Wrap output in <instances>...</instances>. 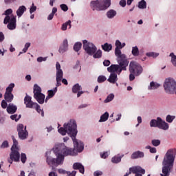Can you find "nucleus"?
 <instances>
[{
	"instance_id": "20e7f679",
	"label": "nucleus",
	"mask_w": 176,
	"mask_h": 176,
	"mask_svg": "<svg viewBox=\"0 0 176 176\" xmlns=\"http://www.w3.org/2000/svg\"><path fill=\"white\" fill-rule=\"evenodd\" d=\"M90 6L93 10H107L111 6V0L91 1Z\"/></svg>"
},
{
	"instance_id": "338daca9",
	"label": "nucleus",
	"mask_w": 176,
	"mask_h": 176,
	"mask_svg": "<svg viewBox=\"0 0 176 176\" xmlns=\"http://www.w3.org/2000/svg\"><path fill=\"white\" fill-rule=\"evenodd\" d=\"M150 152H151V153H156V152H157L156 148L151 147V148L150 149Z\"/></svg>"
},
{
	"instance_id": "4468645a",
	"label": "nucleus",
	"mask_w": 176,
	"mask_h": 176,
	"mask_svg": "<svg viewBox=\"0 0 176 176\" xmlns=\"http://www.w3.org/2000/svg\"><path fill=\"white\" fill-rule=\"evenodd\" d=\"M17 131L20 140H27V138L28 137V131H27L26 127L24 128L23 124H19L17 126Z\"/></svg>"
},
{
	"instance_id": "864d4df0",
	"label": "nucleus",
	"mask_w": 176,
	"mask_h": 176,
	"mask_svg": "<svg viewBox=\"0 0 176 176\" xmlns=\"http://www.w3.org/2000/svg\"><path fill=\"white\" fill-rule=\"evenodd\" d=\"M58 173L59 174H63V175H65V174H69L68 172H67L65 170L63 169V168H59L58 170Z\"/></svg>"
},
{
	"instance_id": "bb28decb",
	"label": "nucleus",
	"mask_w": 176,
	"mask_h": 176,
	"mask_svg": "<svg viewBox=\"0 0 176 176\" xmlns=\"http://www.w3.org/2000/svg\"><path fill=\"white\" fill-rule=\"evenodd\" d=\"M115 16H116V11H115L114 10H109L107 12V16L108 17V19H113Z\"/></svg>"
},
{
	"instance_id": "2eb2a0df",
	"label": "nucleus",
	"mask_w": 176,
	"mask_h": 176,
	"mask_svg": "<svg viewBox=\"0 0 176 176\" xmlns=\"http://www.w3.org/2000/svg\"><path fill=\"white\" fill-rule=\"evenodd\" d=\"M13 162H20V153L19 152V149H11L10 159H8V163L12 164Z\"/></svg>"
},
{
	"instance_id": "e433bc0d",
	"label": "nucleus",
	"mask_w": 176,
	"mask_h": 176,
	"mask_svg": "<svg viewBox=\"0 0 176 176\" xmlns=\"http://www.w3.org/2000/svg\"><path fill=\"white\" fill-rule=\"evenodd\" d=\"M111 162H112V163H116V164L120 163V162H122V157L115 156V157H112Z\"/></svg>"
},
{
	"instance_id": "f704fd0d",
	"label": "nucleus",
	"mask_w": 176,
	"mask_h": 176,
	"mask_svg": "<svg viewBox=\"0 0 176 176\" xmlns=\"http://www.w3.org/2000/svg\"><path fill=\"white\" fill-rule=\"evenodd\" d=\"M81 47H82V43L80 42L76 43L74 46V50L75 52H78L79 50H80Z\"/></svg>"
},
{
	"instance_id": "f8f14e48",
	"label": "nucleus",
	"mask_w": 176,
	"mask_h": 176,
	"mask_svg": "<svg viewBox=\"0 0 176 176\" xmlns=\"http://www.w3.org/2000/svg\"><path fill=\"white\" fill-rule=\"evenodd\" d=\"M13 89H14V83L10 84L6 89L4 100H6L7 102H12L13 101V98H14V96L12 94Z\"/></svg>"
},
{
	"instance_id": "393cba45",
	"label": "nucleus",
	"mask_w": 176,
	"mask_h": 176,
	"mask_svg": "<svg viewBox=\"0 0 176 176\" xmlns=\"http://www.w3.org/2000/svg\"><path fill=\"white\" fill-rule=\"evenodd\" d=\"M139 157H144L143 152L136 151L131 155V159H138Z\"/></svg>"
},
{
	"instance_id": "72a5a7b5",
	"label": "nucleus",
	"mask_w": 176,
	"mask_h": 176,
	"mask_svg": "<svg viewBox=\"0 0 176 176\" xmlns=\"http://www.w3.org/2000/svg\"><path fill=\"white\" fill-rule=\"evenodd\" d=\"M12 140H13V145L11 147V149H19V147H17V145H19V142L14 138V136H12Z\"/></svg>"
},
{
	"instance_id": "6ab92c4d",
	"label": "nucleus",
	"mask_w": 176,
	"mask_h": 176,
	"mask_svg": "<svg viewBox=\"0 0 176 176\" xmlns=\"http://www.w3.org/2000/svg\"><path fill=\"white\" fill-rule=\"evenodd\" d=\"M74 170H79L81 174H85V166L79 162H76L73 164Z\"/></svg>"
},
{
	"instance_id": "e2e57ef3",
	"label": "nucleus",
	"mask_w": 176,
	"mask_h": 176,
	"mask_svg": "<svg viewBox=\"0 0 176 176\" xmlns=\"http://www.w3.org/2000/svg\"><path fill=\"white\" fill-rule=\"evenodd\" d=\"M16 0H4V3L6 5H10V3H12V2H14Z\"/></svg>"
},
{
	"instance_id": "6e6d98bb",
	"label": "nucleus",
	"mask_w": 176,
	"mask_h": 176,
	"mask_svg": "<svg viewBox=\"0 0 176 176\" xmlns=\"http://www.w3.org/2000/svg\"><path fill=\"white\" fill-rule=\"evenodd\" d=\"M19 116H17V114H14V115H12L10 116V119H12V120H15V122H17L19 120V119L17 118Z\"/></svg>"
},
{
	"instance_id": "7c9ffc66",
	"label": "nucleus",
	"mask_w": 176,
	"mask_h": 176,
	"mask_svg": "<svg viewBox=\"0 0 176 176\" xmlns=\"http://www.w3.org/2000/svg\"><path fill=\"white\" fill-rule=\"evenodd\" d=\"M108 118H109V113H108V112H105L103 115L100 116L99 122H107L108 120Z\"/></svg>"
},
{
	"instance_id": "a18cd8bd",
	"label": "nucleus",
	"mask_w": 176,
	"mask_h": 176,
	"mask_svg": "<svg viewBox=\"0 0 176 176\" xmlns=\"http://www.w3.org/2000/svg\"><path fill=\"white\" fill-rule=\"evenodd\" d=\"M146 56H147L148 57L156 58L157 57V56H159V54H156L155 52H148L146 54Z\"/></svg>"
},
{
	"instance_id": "ea45409f",
	"label": "nucleus",
	"mask_w": 176,
	"mask_h": 176,
	"mask_svg": "<svg viewBox=\"0 0 176 176\" xmlns=\"http://www.w3.org/2000/svg\"><path fill=\"white\" fill-rule=\"evenodd\" d=\"M74 69L75 72H80V69H82V67L79 64V61H78L76 65L74 67Z\"/></svg>"
},
{
	"instance_id": "4c0bfd02",
	"label": "nucleus",
	"mask_w": 176,
	"mask_h": 176,
	"mask_svg": "<svg viewBox=\"0 0 176 176\" xmlns=\"http://www.w3.org/2000/svg\"><path fill=\"white\" fill-rule=\"evenodd\" d=\"M113 98H115V95H113V94H110L107 98L104 100V102H111V101H112V100H113Z\"/></svg>"
},
{
	"instance_id": "5701e85b",
	"label": "nucleus",
	"mask_w": 176,
	"mask_h": 176,
	"mask_svg": "<svg viewBox=\"0 0 176 176\" xmlns=\"http://www.w3.org/2000/svg\"><path fill=\"white\" fill-rule=\"evenodd\" d=\"M27 10V8L24 6H20L18 10H16V14L18 17H21L23 14H24V12Z\"/></svg>"
},
{
	"instance_id": "3c124183",
	"label": "nucleus",
	"mask_w": 176,
	"mask_h": 176,
	"mask_svg": "<svg viewBox=\"0 0 176 176\" xmlns=\"http://www.w3.org/2000/svg\"><path fill=\"white\" fill-rule=\"evenodd\" d=\"M36 10V6H34V3H32V6L30 9V14H32V13H34V12H35Z\"/></svg>"
},
{
	"instance_id": "412c9836",
	"label": "nucleus",
	"mask_w": 176,
	"mask_h": 176,
	"mask_svg": "<svg viewBox=\"0 0 176 176\" xmlns=\"http://www.w3.org/2000/svg\"><path fill=\"white\" fill-rule=\"evenodd\" d=\"M107 80L108 82H109V83L115 85V83L118 82V74H116V73H111L109 78L107 79Z\"/></svg>"
},
{
	"instance_id": "f257e3e1",
	"label": "nucleus",
	"mask_w": 176,
	"mask_h": 176,
	"mask_svg": "<svg viewBox=\"0 0 176 176\" xmlns=\"http://www.w3.org/2000/svg\"><path fill=\"white\" fill-rule=\"evenodd\" d=\"M76 121L74 120H70L68 123H65L63 127H60L58 131L61 135H65L69 134L72 138L74 144V148L67 147L64 143L55 145L53 148L54 153L56 156V158L52 157H47L46 162L48 166L57 167L64 163V159L65 156H76L78 153L83 151L85 149V144L76 139V135L78 134V130Z\"/></svg>"
},
{
	"instance_id": "2f4dec72",
	"label": "nucleus",
	"mask_w": 176,
	"mask_h": 176,
	"mask_svg": "<svg viewBox=\"0 0 176 176\" xmlns=\"http://www.w3.org/2000/svg\"><path fill=\"white\" fill-rule=\"evenodd\" d=\"M139 9H146V1L142 0L138 3Z\"/></svg>"
},
{
	"instance_id": "774afa93",
	"label": "nucleus",
	"mask_w": 176,
	"mask_h": 176,
	"mask_svg": "<svg viewBox=\"0 0 176 176\" xmlns=\"http://www.w3.org/2000/svg\"><path fill=\"white\" fill-rule=\"evenodd\" d=\"M49 176H58L57 173H56V172H50L49 173Z\"/></svg>"
},
{
	"instance_id": "aec40b11",
	"label": "nucleus",
	"mask_w": 176,
	"mask_h": 176,
	"mask_svg": "<svg viewBox=\"0 0 176 176\" xmlns=\"http://www.w3.org/2000/svg\"><path fill=\"white\" fill-rule=\"evenodd\" d=\"M16 111H17V106L14 105L13 103L9 104L8 106L7 107L8 113L13 115V113H16Z\"/></svg>"
},
{
	"instance_id": "6e6552de",
	"label": "nucleus",
	"mask_w": 176,
	"mask_h": 176,
	"mask_svg": "<svg viewBox=\"0 0 176 176\" xmlns=\"http://www.w3.org/2000/svg\"><path fill=\"white\" fill-rule=\"evenodd\" d=\"M151 127H158L162 130H168V124L166 121L162 120L160 117H158L157 120H151L150 122Z\"/></svg>"
},
{
	"instance_id": "052dcab7",
	"label": "nucleus",
	"mask_w": 176,
	"mask_h": 176,
	"mask_svg": "<svg viewBox=\"0 0 176 176\" xmlns=\"http://www.w3.org/2000/svg\"><path fill=\"white\" fill-rule=\"evenodd\" d=\"M138 124L136 125V127H138V126H140V123H142V118H141V116H138Z\"/></svg>"
},
{
	"instance_id": "79ce46f5",
	"label": "nucleus",
	"mask_w": 176,
	"mask_h": 176,
	"mask_svg": "<svg viewBox=\"0 0 176 176\" xmlns=\"http://www.w3.org/2000/svg\"><path fill=\"white\" fill-rule=\"evenodd\" d=\"M174 119H175V116L168 115L166 116V120L168 122V123H173V120H174Z\"/></svg>"
},
{
	"instance_id": "0e129e2a",
	"label": "nucleus",
	"mask_w": 176,
	"mask_h": 176,
	"mask_svg": "<svg viewBox=\"0 0 176 176\" xmlns=\"http://www.w3.org/2000/svg\"><path fill=\"white\" fill-rule=\"evenodd\" d=\"M37 61H38V63H42V61H46V58L38 57L37 58Z\"/></svg>"
},
{
	"instance_id": "4be33fe9",
	"label": "nucleus",
	"mask_w": 176,
	"mask_h": 176,
	"mask_svg": "<svg viewBox=\"0 0 176 176\" xmlns=\"http://www.w3.org/2000/svg\"><path fill=\"white\" fill-rule=\"evenodd\" d=\"M57 92V87L54 88V90H49L48 91V95L46 97L45 99V102H47V100L50 98H53V97H54V95L56 94V93Z\"/></svg>"
},
{
	"instance_id": "39448f33",
	"label": "nucleus",
	"mask_w": 176,
	"mask_h": 176,
	"mask_svg": "<svg viewBox=\"0 0 176 176\" xmlns=\"http://www.w3.org/2000/svg\"><path fill=\"white\" fill-rule=\"evenodd\" d=\"M164 89L167 94H175L176 91V81L173 78H166Z\"/></svg>"
},
{
	"instance_id": "37998d69",
	"label": "nucleus",
	"mask_w": 176,
	"mask_h": 176,
	"mask_svg": "<svg viewBox=\"0 0 176 176\" xmlns=\"http://www.w3.org/2000/svg\"><path fill=\"white\" fill-rule=\"evenodd\" d=\"M1 149H5V148H9V142L8 140H5L3 142L1 145L0 146Z\"/></svg>"
},
{
	"instance_id": "de8ad7c7",
	"label": "nucleus",
	"mask_w": 176,
	"mask_h": 176,
	"mask_svg": "<svg viewBox=\"0 0 176 176\" xmlns=\"http://www.w3.org/2000/svg\"><path fill=\"white\" fill-rule=\"evenodd\" d=\"M116 49H123V46H122V43L119 40H117L116 41Z\"/></svg>"
},
{
	"instance_id": "603ef678",
	"label": "nucleus",
	"mask_w": 176,
	"mask_h": 176,
	"mask_svg": "<svg viewBox=\"0 0 176 176\" xmlns=\"http://www.w3.org/2000/svg\"><path fill=\"white\" fill-rule=\"evenodd\" d=\"M103 65L104 67H109L111 65V61L109 60H104L103 61Z\"/></svg>"
},
{
	"instance_id": "cd10ccee",
	"label": "nucleus",
	"mask_w": 176,
	"mask_h": 176,
	"mask_svg": "<svg viewBox=\"0 0 176 176\" xmlns=\"http://www.w3.org/2000/svg\"><path fill=\"white\" fill-rule=\"evenodd\" d=\"M82 90V86H80L79 84H76L72 87V92L74 93V94H76L79 91Z\"/></svg>"
},
{
	"instance_id": "bf43d9fd",
	"label": "nucleus",
	"mask_w": 176,
	"mask_h": 176,
	"mask_svg": "<svg viewBox=\"0 0 176 176\" xmlns=\"http://www.w3.org/2000/svg\"><path fill=\"white\" fill-rule=\"evenodd\" d=\"M94 176H100V175H102V171H100V170H96V171L94 172Z\"/></svg>"
},
{
	"instance_id": "680f3d73",
	"label": "nucleus",
	"mask_w": 176,
	"mask_h": 176,
	"mask_svg": "<svg viewBox=\"0 0 176 176\" xmlns=\"http://www.w3.org/2000/svg\"><path fill=\"white\" fill-rule=\"evenodd\" d=\"M120 6H122V8H124L126 6V0H121L120 1Z\"/></svg>"
},
{
	"instance_id": "a878e982",
	"label": "nucleus",
	"mask_w": 176,
	"mask_h": 176,
	"mask_svg": "<svg viewBox=\"0 0 176 176\" xmlns=\"http://www.w3.org/2000/svg\"><path fill=\"white\" fill-rule=\"evenodd\" d=\"M102 48L104 52H111V50H112V45L106 43L104 45H102Z\"/></svg>"
},
{
	"instance_id": "c756f323",
	"label": "nucleus",
	"mask_w": 176,
	"mask_h": 176,
	"mask_svg": "<svg viewBox=\"0 0 176 176\" xmlns=\"http://www.w3.org/2000/svg\"><path fill=\"white\" fill-rule=\"evenodd\" d=\"M34 108H35L36 111H37L38 113H41V116H45L43 110L41 109V106L38 104V103L34 104Z\"/></svg>"
},
{
	"instance_id": "ddd939ff",
	"label": "nucleus",
	"mask_w": 176,
	"mask_h": 176,
	"mask_svg": "<svg viewBox=\"0 0 176 176\" xmlns=\"http://www.w3.org/2000/svg\"><path fill=\"white\" fill-rule=\"evenodd\" d=\"M131 173L135 174V176H142L145 174V169L141 166H133L129 168V173H126L124 176H129Z\"/></svg>"
},
{
	"instance_id": "b1692460",
	"label": "nucleus",
	"mask_w": 176,
	"mask_h": 176,
	"mask_svg": "<svg viewBox=\"0 0 176 176\" xmlns=\"http://www.w3.org/2000/svg\"><path fill=\"white\" fill-rule=\"evenodd\" d=\"M160 87V84L152 81L150 82V85L148 87V90H156V89H159Z\"/></svg>"
},
{
	"instance_id": "423d86ee",
	"label": "nucleus",
	"mask_w": 176,
	"mask_h": 176,
	"mask_svg": "<svg viewBox=\"0 0 176 176\" xmlns=\"http://www.w3.org/2000/svg\"><path fill=\"white\" fill-rule=\"evenodd\" d=\"M34 98L36 100L38 104H43L45 102V94H42V89L41 87L35 84L34 85Z\"/></svg>"
},
{
	"instance_id": "09e8293b",
	"label": "nucleus",
	"mask_w": 176,
	"mask_h": 176,
	"mask_svg": "<svg viewBox=\"0 0 176 176\" xmlns=\"http://www.w3.org/2000/svg\"><path fill=\"white\" fill-rule=\"evenodd\" d=\"M1 108H3V109L8 108V102L6 100L1 101Z\"/></svg>"
},
{
	"instance_id": "a19ab883",
	"label": "nucleus",
	"mask_w": 176,
	"mask_h": 176,
	"mask_svg": "<svg viewBox=\"0 0 176 176\" xmlns=\"http://www.w3.org/2000/svg\"><path fill=\"white\" fill-rule=\"evenodd\" d=\"M170 57H171L172 63L176 67V56L172 52L170 54Z\"/></svg>"
},
{
	"instance_id": "c85d7f7f",
	"label": "nucleus",
	"mask_w": 176,
	"mask_h": 176,
	"mask_svg": "<svg viewBox=\"0 0 176 176\" xmlns=\"http://www.w3.org/2000/svg\"><path fill=\"white\" fill-rule=\"evenodd\" d=\"M131 53L134 57H137L140 56V50L138 49V47L135 46L132 47Z\"/></svg>"
},
{
	"instance_id": "9d476101",
	"label": "nucleus",
	"mask_w": 176,
	"mask_h": 176,
	"mask_svg": "<svg viewBox=\"0 0 176 176\" xmlns=\"http://www.w3.org/2000/svg\"><path fill=\"white\" fill-rule=\"evenodd\" d=\"M16 16L14 15L6 16L3 21L4 24H8L7 28L10 30H16Z\"/></svg>"
},
{
	"instance_id": "c03bdc74",
	"label": "nucleus",
	"mask_w": 176,
	"mask_h": 176,
	"mask_svg": "<svg viewBox=\"0 0 176 176\" xmlns=\"http://www.w3.org/2000/svg\"><path fill=\"white\" fill-rule=\"evenodd\" d=\"M107 80V77L104 76H99L98 77V83H103V82H105Z\"/></svg>"
},
{
	"instance_id": "a211bd4d",
	"label": "nucleus",
	"mask_w": 176,
	"mask_h": 176,
	"mask_svg": "<svg viewBox=\"0 0 176 176\" xmlns=\"http://www.w3.org/2000/svg\"><path fill=\"white\" fill-rule=\"evenodd\" d=\"M68 50V40L67 38H65L63 42V44L60 46L59 47V53H65V51Z\"/></svg>"
},
{
	"instance_id": "49530a36",
	"label": "nucleus",
	"mask_w": 176,
	"mask_h": 176,
	"mask_svg": "<svg viewBox=\"0 0 176 176\" xmlns=\"http://www.w3.org/2000/svg\"><path fill=\"white\" fill-rule=\"evenodd\" d=\"M21 162L23 164L25 163V162H27V155H25V153H21Z\"/></svg>"
},
{
	"instance_id": "69168bd1",
	"label": "nucleus",
	"mask_w": 176,
	"mask_h": 176,
	"mask_svg": "<svg viewBox=\"0 0 176 176\" xmlns=\"http://www.w3.org/2000/svg\"><path fill=\"white\" fill-rule=\"evenodd\" d=\"M69 174H67L69 176H75L76 175V171L73 170L72 173L71 172H67Z\"/></svg>"
},
{
	"instance_id": "c9c22d12",
	"label": "nucleus",
	"mask_w": 176,
	"mask_h": 176,
	"mask_svg": "<svg viewBox=\"0 0 176 176\" xmlns=\"http://www.w3.org/2000/svg\"><path fill=\"white\" fill-rule=\"evenodd\" d=\"M68 25L69 26V28H71V21H69V20L67 22H66L65 23H63L62 25L61 30L63 31H66L67 27H68Z\"/></svg>"
},
{
	"instance_id": "0eeeda50",
	"label": "nucleus",
	"mask_w": 176,
	"mask_h": 176,
	"mask_svg": "<svg viewBox=\"0 0 176 176\" xmlns=\"http://www.w3.org/2000/svg\"><path fill=\"white\" fill-rule=\"evenodd\" d=\"M119 65H111L107 68L108 72H111V74H115L116 72L118 75H120L122 74V71H127V67H129V64L121 65L120 63ZM122 64H124L122 63Z\"/></svg>"
},
{
	"instance_id": "f03ea898",
	"label": "nucleus",
	"mask_w": 176,
	"mask_h": 176,
	"mask_svg": "<svg viewBox=\"0 0 176 176\" xmlns=\"http://www.w3.org/2000/svg\"><path fill=\"white\" fill-rule=\"evenodd\" d=\"M176 149L170 148L167 151L162 162V173L161 176H170V173L174 167V160H175Z\"/></svg>"
},
{
	"instance_id": "1a4fd4ad",
	"label": "nucleus",
	"mask_w": 176,
	"mask_h": 176,
	"mask_svg": "<svg viewBox=\"0 0 176 176\" xmlns=\"http://www.w3.org/2000/svg\"><path fill=\"white\" fill-rule=\"evenodd\" d=\"M82 45L84 50L89 56H93L97 52V47L93 43L88 42L87 40H84Z\"/></svg>"
},
{
	"instance_id": "dca6fc26",
	"label": "nucleus",
	"mask_w": 176,
	"mask_h": 176,
	"mask_svg": "<svg viewBox=\"0 0 176 176\" xmlns=\"http://www.w3.org/2000/svg\"><path fill=\"white\" fill-rule=\"evenodd\" d=\"M56 86L61 85V80H63V70L61 69V65L58 62L56 63Z\"/></svg>"
},
{
	"instance_id": "7ed1b4c3",
	"label": "nucleus",
	"mask_w": 176,
	"mask_h": 176,
	"mask_svg": "<svg viewBox=\"0 0 176 176\" xmlns=\"http://www.w3.org/2000/svg\"><path fill=\"white\" fill-rule=\"evenodd\" d=\"M129 80L133 82L135 79V76H140L142 74V66L135 61H131L129 64Z\"/></svg>"
},
{
	"instance_id": "13d9d810",
	"label": "nucleus",
	"mask_w": 176,
	"mask_h": 176,
	"mask_svg": "<svg viewBox=\"0 0 176 176\" xmlns=\"http://www.w3.org/2000/svg\"><path fill=\"white\" fill-rule=\"evenodd\" d=\"M5 40V35L2 32H0V42H3Z\"/></svg>"
},
{
	"instance_id": "f3484780",
	"label": "nucleus",
	"mask_w": 176,
	"mask_h": 176,
	"mask_svg": "<svg viewBox=\"0 0 176 176\" xmlns=\"http://www.w3.org/2000/svg\"><path fill=\"white\" fill-rule=\"evenodd\" d=\"M32 98L31 96L26 95L24 98V104L26 105V108H34V106L36 102H32Z\"/></svg>"
},
{
	"instance_id": "9b49d317",
	"label": "nucleus",
	"mask_w": 176,
	"mask_h": 176,
	"mask_svg": "<svg viewBox=\"0 0 176 176\" xmlns=\"http://www.w3.org/2000/svg\"><path fill=\"white\" fill-rule=\"evenodd\" d=\"M120 49L121 48L115 49V55L117 57V61L118 64H120V65H127L129 61L127 60V58H126V55L122 54Z\"/></svg>"
},
{
	"instance_id": "473e14b6",
	"label": "nucleus",
	"mask_w": 176,
	"mask_h": 176,
	"mask_svg": "<svg viewBox=\"0 0 176 176\" xmlns=\"http://www.w3.org/2000/svg\"><path fill=\"white\" fill-rule=\"evenodd\" d=\"M92 56L94 58H101L102 56V52L101 51V50H99L96 52H95Z\"/></svg>"
},
{
	"instance_id": "5fc2aeb1",
	"label": "nucleus",
	"mask_w": 176,
	"mask_h": 176,
	"mask_svg": "<svg viewBox=\"0 0 176 176\" xmlns=\"http://www.w3.org/2000/svg\"><path fill=\"white\" fill-rule=\"evenodd\" d=\"M12 13H13V10L10 9V8L6 10L5 12L6 16H9V14H12Z\"/></svg>"
},
{
	"instance_id": "4d7b16f0",
	"label": "nucleus",
	"mask_w": 176,
	"mask_h": 176,
	"mask_svg": "<svg viewBox=\"0 0 176 176\" xmlns=\"http://www.w3.org/2000/svg\"><path fill=\"white\" fill-rule=\"evenodd\" d=\"M100 157H102V159H107L108 157V152H104L102 154H100Z\"/></svg>"
},
{
	"instance_id": "58836bf2",
	"label": "nucleus",
	"mask_w": 176,
	"mask_h": 176,
	"mask_svg": "<svg viewBox=\"0 0 176 176\" xmlns=\"http://www.w3.org/2000/svg\"><path fill=\"white\" fill-rule=\"evenodd\" d=\"M161 142H162L160 141V140H156V139H154L151 141V144L153 146H159Z\"/></svg>"
},
{
	"instance_id": "8fccbe9b",
	"label": "nucleus",
	"mask_w": 176,
	"mask_h": 176,
	"mask_svg": "<svg viewBox=\"0 0 176 176\" xmlns=\"http://www.w3.org/2000/svg\"><path fill=\"white\" fill-rule=\"evenodd\" d=\"M60 8L63 12H67L68 10V6L66 4H61Z\"/></svg>"
}]
</instances>
